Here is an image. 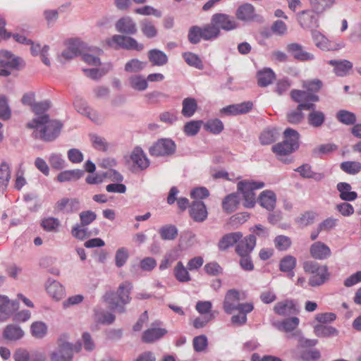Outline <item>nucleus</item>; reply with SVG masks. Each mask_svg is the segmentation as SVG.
<instances>
[{"instance_id": "nucleus-44", "label": "nucleus", "mask_w": 361, "mask_h": 361, "mask_svg": "<svg viewBox=\"0 0 361 361\" xmlns=\"http://www.w3.org/2000/svg\"><path fill=\"white\" fill-rule=\"evenodd\" d=\"M204 128L206 131L216 135L223 131L224 126L221 120L218 118H214L208 120L204 124Z\"/></svg>"}, {"instance_id": "nucleus-9", "label": "nucleus", "mask_w": 361, "mask_h": 361, "mask_svg": "<svg viewBox=\"0 0 361 361\" xmlns=\"http://www.w3.org/2000/svg\"><path fill=\"white\" fill-rule=\"evenodd\" d=\"M80 349V343L73 346L69 343H63L59 345L58 351L51 354V361H71L73 351L79 352Z\"/></svg>"}, {"instance_id": "nucleus-40", "label": "nucleus", "mask_w": 361, "mask_h": 361, "mask_svg": "<svg viewBox=\"0 0 361 361\" xmlns=\"http://www.w3.org/2000/svg\"><path fill=\"white\" fill-rule=\"evenodd\" d=\"M341 169L347 174L357 175L361 171V162L358 161H345L340 164Z\"/></svg>"}, {"instance_id": "nucleus-59", "label": "nucleus", "mask_w": 361, "mask_h": 361, "mask_svg": "<svg viewBox=\"0 0 361 361\" xmlns=\"http://www.w3.org/2000/svg\"><path fill=\"white\" fill-rule=\"evenodd\" d=\"M272 150L276 154L279 156L287 155L295 151L293 147H290L289 144H287L285 141L274 145Z\"/></svg>"}, {"instance_id": "nucleus-54", "label": "nucleus", "mask_w": 361, "mask_h": 361, "mask_svg": "<svg viewBox=\"0 0 361 361\" xmlns=\"http://www.w3.org/2000/svg\"><path fill=\"white\" fill-rule=\"evenodd\" d=\"M322 82L319 79L304 80L302 82V87L308 93L314 94L318 92L322 87Z\"/></svg>"}, {"instance_id": "nucleus-53", "label": "nucleus", "mask_w": 361, "mask_h": 361, "mask_svg": "<svg viewBox=\"0 0 361 361\" xmlns=\"http://www.w3.org/2000/svg\"><path fill=\"white\" fill-rule=\"evenodd\" d=\"M146 66V63L137 59H133L125 64V71L128 73H137L142 71Z\"/></svg>"}, {"instance_id": "nucleus-33", "label": "nucleus", "mask_w": 361, "mask_h": 361, "mask_svg": "<svg viewBox=\"0 0 361 361\" xmlns=\"http://www.w3.org/2000/svg\"><path fill=\"white\" fill-rule=\"evenodd\" d=\"M235 15L240 20H252L255 18V8L250 4H244L238 7Z\"/></svg>"}, {"instance_id": "nucleus-11", "label": "nucleus", "mask_w": 361, "mask_h": 361, "mask_svg": "<svg viewBox=\"0 0 361 361\" xmlns=\"http://www.w3.org/2000/svg\"><path fill=\"white\" fill-rule=\"evenodd\" d=\"M211 20L212 23L217 26L220 30L222 29L229 31L237 27V23L234 18L225 13H215L212 16Z\"/></svg>"}, {"instance_id": "nucleus-46", "label": "nucleus", "mask_w": 361, "mask_h": 361, "mask_svg": "<svg viewBox=\"0 0 361 361\" xmlns=\"http://www.w3.org/2000/svg\"><path fill=\"white\" fill-rule=\"evenodd\" d=\"M337 120L347 126L355 125L356 116L353 112L347 110H340L336 114Z\"/></svg>"}, {"instance_id": "nucleus-48", "label": "nucleus", "mask_w": 361, "mask_h": 361, "mask_svg": "<svg viewBox=\"0 0 361 361\" xmlns=\"http://www.w3.org/2000/svg\"><path fill=\"white\" fill-rule=\"evenodd\" d=\"M309 1L311 7L320 14L330 8L335 3V0H309Z\"/></svg>"}, {"instance_id": "nucleus-61", "label": "nucleus", "mask_w": 361, "mask_h": 361, "mask_svg": "<svg viewBox=\"0 0 361 361\" xmlns=\"http://www.w3.org/2000/svg\"><path fill=\"white\" fill-rule=\"evenodd\" d=\"M202 121H192L185 123L184 126V133L189 136L195 135L200 130Z\"/></svg>"}, {"instance_id": "nucleus-36", "label": "nucleus", "mask_w": 361, "mask_h": 361, "mask_svg": "<svg viewBox=\"0 0 361 361\" xmlns=\"http://www.w3.org/2000/svg\"><path fill=\"white\" fill-rule=\"evenodd\" d=\"M23 335V331L19 326L13 324L6 326L3 332L4 338L8 341L20 339Z\"/></svg>"}, {"instance_id": "nucleus-29", "label": "nucleus", "mask_w": 361, "mask_h": 361, "mask_svg": "<svg viewBox=\"0 0 361 361\" xmlns=\"http://www.w3.org/2000/svg\"><path fill=\"white\" fill-rule=\"evenodd\" d=\"M328 63L334 67V72L338 76L345 75L353 68V63L348 60H330Z\"/></svg>"}, {"instance_id": "nucleus-27", "label": "nucleus", "mask_w": 361, "mask_h": 361, "mask_svg": "<svg viewBox=\"0 0 361 361\" xmlns=\"http://www.w3.org/2000/svg\"><path fill=\"white\" fill-rule=\"evenodd\" d=\"M166 332L167 331L165 329L152 326L144 331L142 336V341L145 343H152L157 339L161 338L166 334Z\"/></svg>"}, {"instance_id": "nucleus-43", "label": "nucleus", "mask_w": 361, "mask_h": 361, "mask_svg": "<svg viewBox=\"0 0 361 361\" xmlns=\"http://www.w3.org/2000/svg\"><path fill=\"white\" fill-rule=\"evenodd\" d=\"M202 39L204 40H210L218 37L221 33L220 30L214 23L210 21L209 24L202 27Z\"/></svg>"}, {"instance_id": "nucleus-62", "label": "nucleus", "mask_w": 361, "mask_h": 361, "mask_svg": "<svg viewBox=\"0 0 361 361\" xmlns=\"http://www.w3.org/2000/svg\"><path fill=\"white\" fill-rule=\"evenodd\" d=\"M10 178V167L6 162H2L0 165V186H6Z\"/></svg>"}, {"instance_id": "nucleus-28", "label": "nucleus", "mask_w": 361, "mask_h": 361, "mask_svg": "<svg viewBox=\"0 0 361 361\" xmlns=\"http://www.w3.org/2000/svg\"><path fill=\"white\" fill-rule=\"evenodd\" d=\"M189 269L185 267L181 261L176 263L173 268V276L180 283H188L192 280Z\"/></svg>"}, {"instance_id": "nucleus-34", "label": "nucleus", "mask_w": 361, "mask_h": 361, "mask_svg": "<svg viewBox=\"0 0 361 361\" xmlns=\"http://www.w3.org/2000/svg\"><path fill=\"white\" fill-rule=\"evenodd\" d=\"M130 159L133 164L141 169H145L149 166V160L141 148H135L130 155Z\"/></svg>"}, {"instance_id": "nucleus-6", "label": "nucleus", "mask_w": 361, "mask_h": 361, "mask_svg": "<svg viewBox=\"0 0 361 361\" xmlns=\"http://www.w3.org/2000/svg\"><path fill=\"white\" fill-rule=\"evenodd\" d=\"M109 47L115 49H123L126 50H135L140 51L144 49V45L139 43L135 38L121 35H114L106 40Z\"/></svg>"}, {"instance_id": "nucleus-20", "label": "nucleus", "mask_w": 361, "mask_h": 361, "mask_svg": "<svg viewBox=\"0 0 361 361\" xmlns=\"http://www.w3.org/2000/svg\"><path fill=\"white\" fill-rule=\"evenodd\" d=\"M242 238L243 234L239 231L225 234L218 242V248L221 251H226L234 245H236Z\"/></svg>"}, {"instance_id": "nucleus-56", "label": "nucleus", "mask_w": 361, "mask_h": 361, "mask_svg": "<svg viewBox=\"0 0 361 361\" xmlns=\"http://www.w3.org/2000/svg\"><path fill=\"white\" fill-rule=\"evenodd\" d=\"M183 57L189 66L200 70L203 68L202 62L197 55L192 52H185L183 54Z\"/></svg>"}, {"instance_id": "nucleus-52", "label": "nucleus", "mask_w": 361, "mask_h": 361, "mask_svg": "<svg viewBox=\"0 0 361 361\" xmlns=\"http://www.w3.org/2000/svg\"><path fill=\"white\" fill-rule=\"evenodd\" d=\"M308 123L313 127H320L325 121V115L320 111H313L307 116Z\"/></svg>"}, {"instance_id": "nucleus-3", "label": "nucleus", "mask_w": 361, "mask_h": 361, "mask_svg": "<svg viewBox=\"0 0 361 361\" xmlns=\"http://www.w3.org/2000/svg\"><path fill=\"white\" fill-rule=\"evenodd\" d=\"M86 44L80 39H72L69 41L68 49L61 54V57L65 59H71L78 55L82 54L85 62L92 66H99L100 60L99 57L85 53Z\"/></svg>"}, {"instance_id": "nucleus-41", "label": "nucleus", "mask_w": 361, "mask_h": 361, "mask_svg": "<svg viewBox=\"0 0 361 361\" xmlns=\"http://www.w3.org/2000/svg\"><path fill=\"white\" fill-rule=\"evenodd\" d=\"M284 140L287 144H289L290 147H293L294 150L297 149L299 147V133L290 128L285 130L283 133Z\"/></svg>"}, {"instance_id": "nucleus-37", "label": "nucleus", "mask_w": 361, "mask_h": 361, "mask_svg": "<svg viewBox=\"0 0 361 361\" xmlns=\"http://www.w3.org/2000/svg\"><path fill=\"white\" fill-rule=\"evenodd\" d=\"M275 79V73L270 68H265L257 73V82L260 87H267Z\"/></svg>"}, {"instance_id": "nucleus-24", "label": "nucleus", "mask_w": 361, "mask_h": 361, "mask_svg": "<svg viewBox=\"0 0 361 361\" xmlns=\"http://www.w3.org/2000/svg\"><path fill=\"white\" fill-rule=\"evenodd\" d=\"M259 202L262 207L272 211L276 206V195L271 190H264L259 197Z\"/></svg>"}, {"instance_id": "nucleus-4", "label": "nucleus", "mask_w": 361, "mask_h": 361, "mask_svg": "<svg viewBox=\"0 0 361 361\" xmlns=\"http://www.w3.org/2000/svg\"><path fill=\"white\" fill-rule=\"evenodd\" d=\"M303 269L305 272L312 274L308 283L312 287L321 286L329 279L330 274L326 265H320L317 262L307 261L304 262Z\"/></svg>"}, {"instance_id": "nucleus-12", "label": "nucleus", "mask_w": 361, "mask_h": 361, "mask_svg": "<svg viewBox=\"0 0 361 361\" xmlns=\"http://www.w3.org/2000/svg\"><path fill=\"white\" fill-rule=\"evenodd\" d=\"M312 37L315 45L324 51H336L341 49L342 44L329 41L324 35L317 30L312 32Z\"/></svg>"}, {"instance_id": "nucleus-50", "label": "nucleus", "mask_w": 361, "mask_h": 361, "mask_svg": "<svg viewBox=\"0 0 361 361\" xmlns=\"http://www.w3.org/2000/svg\"><path fill=\"white\" fill-rule=\"evenodd\" d=\"M31 46V52L32 54L34 56L40 54V57L42 59V62L47 65H50V61L47 58V54L49 51V47L48 46H44L42 48H41L40 45L39 44H34L32 42L30 44Z\"/></svg>"}, {"instance_id": "nucleus-13", "label": "nucleus", "mask_w": 361, "mask_h": 361, "mask_svg": "<svg viewBox=\"0 0 361 361\" xmlns=\"http://www.w3.org/2000/svg\"><path fill=\"white\" fill-rule=\"evenodd\" d=\"M273 310L275 314L280 316L297 314L299 312L295 302L289 299L276 302L274 306Z\"/></svg>"}, {"instance_id": "nucleus-38", "label": "nucleus", "mask_w": 361, "mask_h": 361, "mask_svg": "<svg viewBox=\"0 0 361 361\" xmlns=\"http://www.w3.org/2000/svg\"><path fill=\"white\" fill-rule=\"evenodd\" d=\"M182 114L187 118H190L194 115L197 109V104L195 99L187 97L183 101Z\"/></svg>"}, {"instance_id": "nucleus-1", "label": "nucleus", "mask_w": 361, "mask_h": 361, "mask_svg": "<svg viewBox=\"0 0 361 361\" xmlns=\"http://www.w3.org/2000/svg\"><path fill=\"white\" fill-rule=\"evenodd\" d=\"M27 128L35 129L33 134L36 138L51 142L59 135L63 123L60 121L51 119L48 114H44L27 123Z\"/></svg>"}, {"instance_id": "nucleus-16", "label": "nucleus", "mask_w": 361, "mask_h": 361, "mask_svg": "<svg viewBox=\"0 0 361 361\" xmlns=\"http://www.w3.org/2000/svg\"><path fill=\"white\" fill-rule=\"evenodd\" d=\"M23 63V61L20 57L15 56L10 51L6 50L0 51V67L18 69Z\"/></svg>"}, {"instance_id": "nucleus-47", "label": "nucleus", "mask_w": 361, "mask_h": 361, "mask_svg": "<svg viewBox=\"0 0 361 361\" xmlns=\"http://www.w3.org/2000/svg\"><path fill=\"white\" fill-rule=\"evenodd\" d=\"M30 332L32 336L42 338L47 333V326L43 322H35L31 324Z\"/></svg>"}, {"instance_id": "nucleus-17", "label": "nucleus", "mask_w": 361, "mask_h": 361, "mask_svg": "<svg viewBox=\"0 0 361 361\" xmlns=\"http://www.w3.org/2000/svg\"><path fill=\"white\" fill-rule=\"evenodd\" d=\"M190 215L196 222H202L207 218V210L203 202L195 200L190 207Z\"/></svg>"}, {"instance_id": "nucleus-58", "label": "nucleus", "mask_w": 361, "mask_h": 361, "mask_svg": "<svg viewBox=\"0 0 361 361\" xmlns=\"http://www.w3.org/2000/svg\"><path fill=\"white\" fill-rule=\"evenodd\" d=\"M316 216L317 214L315 212L307 211L302 214L297 219L296 222L301 227L307 226L314 221Z\"/></svg>"}, {"instance_id": "nucleus-31", "label": "nucleus", "mask_w": 361, "mask_h": 361, "mask_svg": "<svg viewBox=\"0 0 361 361\" xmlns=\"http://www.w3.org/2000/svg\"><path fill=\"white\" fill-rule=\"evenodd\" d=\"M240 204V197L237 193L227 195L222 202V208L224 212L231 214L235 212Z\"/></svg>"}, {"instance_id": "nucleus-25", "label": "nucleus", "mask_w": 361, "mask_h": 361, "mask_svg": "<svg viewBox=\"0 0 361 361\" xmlns=\"http://www.w3.org/2000/svg\"><path fill=\"white\" fill-rule=\"evenodd\" d=\"M74 106L78 112L87 116L92 121L97 123L100 121L99 115L94 110L90 109L82 99H76L74 102Z\"/></svg>"}, {"instance_id": "nucleus-64", "label": "nucleus", "mask_w": 361, "mask_h": 361, "mask_svg": "<svg viewBox=\"0 0 361 361\" xmlns=\"http://www.w3.org/2000/svg\"><path fill=\"white\" fill-rule=\"evenodd\" d=\"M71 234L79 240H84L90 235L87 228L82 224H77L73 227Z\"/></svg>"}, {"instance_id": "nucleus-49", "label": "nucleus", "mask_w": 361, "mask_h": 361, "mask_svg": "<svg viewBox=\"0 0 361 361\" xmlns=\"http://www.w3.org/2000/svg\"><path fill=\"white\" fill-rule=\"evenodd\" d=\"M299 319L296 317L288 318L279 323L278 328L279 330L287 333L292 332L297 329L299 325Z\"/></svg>"}, {"instance_id": "nucleus-51", "label": "nucleus", "mask_w": 361, "mask_h": 361, "mask_svg": "<svg viewBox=\"0 0 361 361\" xmlns=\"http://www.w3.org/2000/svg\"><path fill=\"white\" fill-rule=\"evenodd\" d=\"M314 334L318 337H329L336 335L338 331L333 326L319 324L314 326Z\"/></svg>"}, {"instance_id": "nucleus-10", "label": "nucleus", "mask_w": 361, "mask_h": 361, "mask_svg": "<svg viewBox=\"0 0 361 361\" xmlns=\"http://www.w3.org/2000/svg\"><path fill=\"white\" fill-rule=\"evenodd\" d=\"M56 213L72 214L80 209V201L76 198L63 197L54 206Z\"/></svg>"}, {"instance_id": "nucleus-8", "label": "nucleus", "mask_w": 361, "mask_h": 361, "mask_svg": "<svg viewBox=\"0 0 361 361\" xmlns=\"http://www.w3.org/2000/svg\"><path fill=\"white\" fill-rule=\"evenodd\" d=\"M321 14L311 7L299 12L297 14V20L303 28H317L319 26V20Z\"/></svg>"}, {"instance_id": "nucleus-26", "label": "nucleus", "mask_w": 361, "mask_h": 361, "mask_svg": "<svg viewBox=\"0 0 361 361\" xmlns=\"http://www.w3.org/2000/svg\"><path fill=\"white\" fill-rule=\"evenodd\" d=\"M148 59L152 66H163L168 63L167 55L157 49H152L148 51Z\"/></svg>"}, {"instance_id": "nucleus-2", "label": "nucleus", "mask_w": 361, "mask_h": 361, "mask_svg": "<svg viewBox=\"0 0 361 361\" xmlns=\"http://www.w3.org/2000/svg\"><path fill=\"white\" fill-rule=\"evenodd\" d=\"M132 288L133 284L130 282L125 281L119 285L116 295L113 292L106 293L104 296V300L111 310L123 312L125 311L124 305L130 302V295Z\"/></svg>"}, {"instance_id": "nucleus-32", "label": "nucleus", "mask_w": 361, "mask_h": 361, "mask_svg": "<svg viewBox=\"0 0 361 361\" xmlns=\"http://www.w3.org/2000/svg\"><path fill=\"white\" fill-rule=\"evenodd\" d=\"M291 99L298 103L302 102H317L319 97L314 94L308 93L306 90H292L290 93Z\"/></svg>"}, {"instance_id": "nucleus-39", "label": "nucleus", "mask_w": 361, "mask_h": 361, "mask_svg": "<svg viewBox=\"0 0 361 361\" xmlns=\"http://www.w3.org/2000/svg\"><path fill=\"white\" fill-rule=\"evenodd\" d=\"M82 174V171L79 169L64 171L59 173L57 180L61 183L77 180Z\"/></svg>"}, {"instance_id": "nucleus-5", "label": "nucleus", "mask_w": 361, "mask_h": 361, "mask_svg": "<svg viewBox=\"0 0 361 361\" xmlns=\"http://www.w3.org/2000/svg\"><path fill=\"white\" fill-rule=\"evenodd\" d=\"M264 186L262 181L244 180L238 183L237 188L243 197V204L245 207H253L256 202L255 190L261 189Z\"/></svg>"}, {"instance_id": "nucleus-7", "label": "nucleus", "mask_w": 361, "mask_h": 361, "mask_svg": "<svg viewBox=\"0 0 361 361\" xmlns=\"http://www.w3.org/2000/svg\"><path fill=\"white\" fill-rule=\"evenodd\" d=\"M175 142L169 138L159 139L149 148V154L155 157H165L173 154L176 151Z\"/></svg>"}, {"instance_id": "nucleus-22", "label": "nucleus", "mask_w": 361, "mask_h": 361, "mask_svg": "<svg viewBox=\"0 0 361 361\" xmlns=\"http://www.w3.org/2000/svg\"><path fill=\"white\" fill-rule=\"evenodd\" d=\"M240 300V293L238 290H229L226 294L224 301V311L228 314H231L233 311L235 310Z\"/></svg>"}, {"instance_id": "nucleus-21", "label": "nucleus", "mask_w": 361, "mask_h": 361, "mask_svg": "<svg viewBox=\"0 0 361 361\" xmlns=\"http://www.w3.org/2000/svg\"><path fill=\"white\" fill-rule=\"evenodd\" d=\"M18 309V302L0 295V322L6 320Z\"/></svg>"}, {"instance_id": "nucleus-30", "label": "nucleus", "mask_w": 361, "mask_h": 361, "mask_svg": "<svg viewBox=\"0 0 361 361\" xmlns=\"http://www.w3.org/2000/svg\"><path fill=\"white\" fill-rule=\"evenodd\" d=\"M46 290L47 293L56 300H61L65 295L63 286L56 281H49Z\"/></svg>"}, {"instance_id": "nucleus-15", "label": "nucleus", "mask_w": 361, "mask_h": 361, "mask_svg": "<svg viewBox=\"0 0 361 361\" xmlns=\"http://www.w3.org/2000/svg\"><path fill=\"white\" fill-rule=\"evenodd\" d=\"M256 245V238L254 235H249L241 238L235 245V252L239 256L250 255Z\"/></svg>"}, {"instance_id": "nucleus-19", "label": "nucleus", "mask_w": 361, "mask_h": 361, "mask_svg": "<svg viewBox=\"0 0 361 361\" xmlns=\"http://www.w3.org/2000/svg\"><path fill=\"white\" fill-rule=\"evenodd\" d=\"M115 27L118 32L126 35H135L137 31L136 23L129 16L120 18L116 23Z\"/></svg>"}, {"instance_id": "nucleus-57", "label": "nucleus", "mask_w": 361, "mask_h": 361, "mask_svg": "<svg viewBox=\"0 0 361 361\" xmlns=\"http://www.w3.org/2000/svg\"><path fill=\"white\" fill-rule=\"evenodd\" d=\"M274 242L276 248L280 251L286 250L292 244L290 238L283 235H277Z\"/></svg>"}, {"instance_id": "nucleus-63", "label": "nucleus", "mask_w": 361, "mask_h": 361, "mask_svg": "<svg viewBox=\"0 0 361 361\" xmlns=\"http://www.w3.org/2000/svg\"><path fill=\"white\" fill-rule=\"evenodd\" d=\"M192 345L195 351H204L208 345V341L207 336L205 335L195 336L192 340Z\"/></svg>"}, {"instance_id": "nucleus-35", "label": "nucleus", "mask_w": 361, "mask_h": 361, "mask_svg": "<svg viewBox=\"0 0 361 361\" xmlns=\"http://www.w3.org/2000/svg\"><path fill=\"white\" fill-rule=\"evenodd\" d=\"M351 185L345 182H341L337 184V190L340 192V197L345 201H353L357 197L356 192L351 191Z\"/></svg>"}, {"instance_id": "nucleus-23", "label": "nucleus", "mask_w": 361, "mask_h": 361, "mask_svg": "<svg viewBox=\"0 0 361 361\" xmlns=\"http://www.w3.org/2000/svg\"><path fill=\"white\" fill-rule=\"evenodd\" d=\"M253 106L252 102H245L238 104L228 105L221 110V112L228 115H238L249 112Z\"/></svg>"}, {"instance_id": "nucleus-45", "label": "nucleus", "mask_w": 361, "mask_h": 361, "mask_svg": "<svg viewBox=\"0 0 361 361\" xmlns=\"http://www.w3.org/2000/svg\"><path fill=\"white\" fill-rule=\"evenodd\" d=\"M130 86L136 90L143 91L148 87L147 79L140 75H134L129 78Z\"/></svg>"}, {"instance_id": "nucleus-42", "label": "nucleus", "mask_w": 361, "mask_h": 361, "mask_svg": "<svg viewBox=\"0 0 361 361\" xmlns=\"http://www.w3.org/2000/svg\"><path fill=\"white\" fill-rule=\"evenodd\" d=\"M159 233L162 240H173L178 235V229L174 225L168 224L161 226L159 230Z\"/></svg>"}, {"instance_id": "nucleus-18", "label": "nucleus", "mask_w": 361, "mask_h": 361, "mask_svg": "<svg viewBox=\"0 0 361 361\" xmlns=\"http://www.w3.org/2000/svg\"><path fill=\"white\" fill-rule=\"evenodd\" d=\"M310 252L312 258L319 260L326 259L331 255L330 247L320 241L315 242L310 246Z\"/></svg>"}, {"instance_id": "nucleus-55", "label": "nucleus", "mask_w": 361, "mask_h": 361, "mask_svg": "<svg viewBox=\"0 0 361 361\" xmlns=\"http://www.w3.org/2000/svg\"><path fill=\"white\" fill-rule=\"evenodd\" d=\"M141 31L147 38H154L157 35L158 31L152 22L145 20L141 23Z\"/></svg>"}, {"instance_id": "nucleus-60", "label": "nucleus", "mask_w": 361, "mask_h": 361, "mask_svg": "<svg viewBox=\"0 0 361 361\" xmlns=\"http://www.w3.org/2000/svg\"><path fill=\"white\" fill-rule=\"evenodd\" d=\"M296 265V259L290 255L283 257L280 262V270L282 271H290Z\"/></svg>"}, {"instance_id": "nucleus-14", "label": "nucleus", "mask_w": 361, "mask_h": 361, "mask_svg": "<svg viewBox=\"0 0 361 361\" xmlns=\"http://www.w3.org/2000/svg\"><path fill=\"white\" fill-rule=\"evenodd\" d=\"M286 50L297 61H307L314 59L313 54L305 51L304 47L298 43L288 44Z\"/></svg>"}]
</instances>
